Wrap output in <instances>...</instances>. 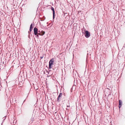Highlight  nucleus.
<instances>
[{
  "label": "nucleus",
  "mask_w": 125,
  "mask_h": 125,
  "mask_svg": "<svg viewBox=\"0 0 125 125\" xmlns=\"http://www.w3.org/2000/svg\"><path fill=\"white\" fill-rule=\"evenodd\" d=\"M84 31L85 33H83H83H84L85 36L86 38H89L90 36V33L88 31L86 30L85 29L84 30Z\"/></svg>",
  "instance_id": "obj_1"
},
{
  "label": "nucleus",
  "mask_w": 125,
  "mask_h": 125,
  "mask_svg": "<svg viewBox=\"0 0 125 125\" xmlns=\"http://www.w3.org/2000/svg\"><path fill=\"white\" fill-rule=\"evenodd\" d=\"M54 59H52L49 62V68L51 69L52 68L51 66L53 64V62H54Z\"/></svg>",
  "instance_id": "obj_2"
},
{
  "label": "nucleus",
  "mask_w": 125,
  "mask_h": 125,
  "mask_svg": "<svg viewBox=\"0 0 125 125\" xmlns=\"http://www.w3.org/2000/svg\"><path fill=\"white\" fill-rule=\"evenodd\" d=\"M34 34L35 35H37L38 32V29L36 27H35L33 29Z\"/></svg>",
  "instance_id": "obj_3"
},
{
  "label": "nucleus",
  "mask_w": 125,
  "mask_h": 125,
  "mask_svg": "<svg viewBox=\"0 0 125 125\" xmlns=\"http://www.w3.org/2000/svg\"><path fill=\"white\" fill-rule=\"evenodd\" d=\"M51 9L53 11V19H54L55 18V11L54 8L52 7H51Z\"/></svg>",
  "instance_id": "obj_4"
},
{
  "label": "nucleus",
  "mask_w": 125,
  "mask_h": 125,
  "mask_svg": "<svg viewBox=\"0 0 125 125\" xmlns=\"http://www.w3.org/2000/svg\"><path fill=\"white\" fill-rule=\"evenodd\" d=\"M62 96V93H60L58 97L57 100L58 101H60V99L61 98V97Z\"/></svg>",
  "instance_id": "obj_5"
},
{
  "label": "nucleus",
  "mask_w": 125,
  "mask_h": 125,
  "mask_svg": "<svg viewBox=\"0 0 125 125\" xmlns=\"http://www.w3.org/2000/svg\"><path fill=\"white\" fill-rule=\"evenodd\" d=\"M122 103V101H121L120 100H119V108H120L121 107Z\"/></svg>",
  "instance_id": "obj_6"
},
{
  "label": "nucleus",
  "mask_w": 125,
  "mask_h": 125,
  "mask_svg": "<svg viewBox=\"0 0 125 125\" xmlns=\"http://www.w3.org/2000/svg\"><path fill=\"white\" fill-rule=\"evenodd\" d=\"M34 23H33V24H32V23L30 26V28L33 29L34 27Z\"/></svg>",
  "instance_id": "obj_7"
},
{
  "label": "nucleus",
  "mask_w": 125,
  "mask_h": 125,
  "mask_svg": "<svg viewBox=\"0 0 125 125\" xmlns=\"http://www.w3.org/2000/svg\"><path fill=\"white\" fill-rule=\"evenodd\" d=\"M45 31H41V34L42 36L44 35L45 33Z\"/></svg>",
  "instance_id": "obj_8"
},
{
  "label": "nucleus",
  "mask_w": 125,
  "mask_h": 125,
  "mask_svg": "<svg viewBox=\"0 0 125 125\" xmlns=\"http://www.w3.org/2000/svg\"><path fill=\"white\" fill-rule=\"evenodd\" d=\"M32 29H32V28H30V32H31V31H32Z\"/></svg>",
  "instance_id": "obj_9"
},
{
  "label": "nucleus",
  "mask_w": 125,
  "mask_h": 125,
  "mask_svg": "<svg viewBox=\"0 0 125 125\" xmlns=\"http://www.w3.org/2000/svg\"><path fill=\"white\" fill-rule=\"evenodd\" d=\"M37 34H38V35H40L42 36L41 34L40 33H38V32Z\"/></svg>",
  "instance_id": "obj_10"
},
{
  "label": "nucleus",
  "mask_w": 125,
  "mask_h": 125,
  "mask_svg": "<svg viewBox=\"0 0 125 125\" xmlns=\"http://www.w3.org/2000/svg\"><path fill=\"white\" fill-rule=\"evenodd\" d=\"M36 35V37H37V38H38V37H39V35H38V34H37V35Z\"/></svg>",
  "instance_id": "obj_11"
},
{
  "label": "nucleus",
  "mask_w": 125,
  "mask_h": 125,
  "mask_svg": "<svg viewBox=\"0 0 125 125\" xmlns=\"http://www.w3.org/2000/svg\"><path fill=\"white\" fill-rule=\"evenodd\" d=\"M43 56H41L40 57V58H41V59H42V58H43Z\"/></svg>",
  "instance_id": "obj_12"
},
{
  "label": "nucleus",
  "mask_w": 125,
  "mask_h": 125,
  "mask_svg": "<svg viewBox=\"0 0 125 125\" xmlns=\"http://www.w3.org/2000/svg\"><path fill=\"white\" fill-rule=\"evenodd\" d=\"M41 31H40L39 30V31H38V32L39 33H41Z\"/></svg>",
  "instance_id": "obj_13"
},
{
  "label": "nucleus",
  "mask_w": 125,
  "mask_h": 125,
  "mask_svg": "<svg viewBox=\"0 0 125 125\" xmlns=\"http://www.w3.org/2000/svg\"><path fill=\"white\" fill-rule=\"evenodd\" d=\"M30 31H28V33H29V34H30Z\"/></svg>",
  "instance_id": "obj_14"
},
{
  "label": "nucleus",
  "mask_w": 125,
  "mask_h": 125,
  "mask_svg": "<svg viewBox=\"0 0 125 125\" xmlns=\"http://www.w3.org/2000/svg\"><path fill=\"white\" fill-rule=\"evenodd\" d=\"M28 37L29 38H30V34H29V35H28Z\"/></svg>",
  "instance_id": "obj_15"
},
{
  "label": "nucleus",
  "mask_w": 125,
  "mask_h": 125,
  "mask_svg": "<svg viewBox=\"0 0 125 125\" xmlns=\"http://www.w3.org/2000/svg\"><path fill=\"white\" fill-rule=\"evenodd\" d=\"M69 106L67 105V107H69Z\"/></svg>",
  "instance_id": "obj_16"
}]
</instances>
